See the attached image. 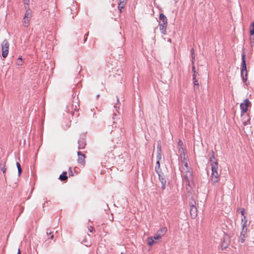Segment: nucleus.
Masks as SVG:
<instances>
[{"label": "nucleus", "mask_w": 254, "mask_h": 254, "mask_svg": "<svg viewBox=\"0 0 254 254\" xmlns=\"http://www.w3.org/2000/svg\"><path fill=\"white\" fill-rule=\"evenodd\" d=\"M179 152L180 153L182 160V170L181 176L182 177V185L184 189H186L188 194L190 193V168L188 165L189 159L188 156L183 147L179 148Z\"/></svg>", "instance_id": "1"}, {"label": "nucleus", "mask_w": 254, "mask_h": 254, "mask_svg": "<svg viewBox=\"0 0 254 254\" xmlns=\"http://www.w3.org/2000/svg\"><path fill=\"white\" fill-rule=\"evenodd\" d=\"M242 62L241 64V76L242 81L246 84V85H247L248 84V83L247 82L248 72L246 61V55L244 52H243V53L242 54Z\"/></svg>", "instance_id": "2"}, {"label": "nucleus", "mask_w": 254, "mask_h": 254, "mask_svg": "<svg viewBox=\"0 0 254 254\" xmlns=\"http://www.w3.org/2000/svg\"><path fill=\"white\" fill-rule=\"evenodd\" d=\"M230 236L224 232L223 238L221 239V248L222 250L226 249L230 244Z\"/></svg>", "instance_id": "3"}, {"label": "nucleus", "mask_w": 254, "mask_h": 254, "mask_svg": "<svg viewBox=\"0 0 254 254\" xmlns=\"http://www.w3.org/2000/svg\"><path fill=\"white\" fill-rule=\"evenodd\" d=\"M9 42L5 39L1 44V55L3 58H5L8 54L9 50Z\"/></svg>", "instance_id": "4"}, {"label": "nucleus", "mask_w": 254, "mask_h": 254, "mask_svg": "<svg viewBox=\"0 0 254 254\" xmlns=\"http://www.w3.org/2000/svg\"><path fill=\"white\" fill-rule=\"evenodd\" d=\"M247 220H246L242 225V231L240 233V239L242 243L245 241V239L247 237Z\"/></svg>", "instance_id": "5"}, {"label": "nucleus", "mask_w": 254, "mask_h": 254, "mask_svg": "<svg viewBox=\"0 0 254 254\" xmlns=\"http://www.w3.org/2000/svg\"><path fill=\"white\" fill-rule=\"evenodd\" d=\"M167 231V228L166 227H163L158 230L156 233L154 235L153 238L155 240H159L165 235Z\"/></svg>", "instance_id": "6"}, {"label": "nucleus", "mask_w": 254, "mask_h": 254, "mask_svg": "<svg viewBox=\"0 0 254 254\" xmlns=\"http://www.w3.org/2000/svg\"><path fill=\"white\" fill-rule=\"evenodd\" d=\"M251 105V102L249 101L248 99H246L244 100V102L240 104V109L241 110V113L244 114L246 113L248 111V108L249 106Z\"/></svg>", "instance_id": "7"}, {"label": "nucleus", "mask_w": 254, "mask_h": 254, "mask_svg": "<svg viewBox=\"0 0 254 254\" xmlns=\"http://www.w3.org/2000/svg\"><path fill=\"white\" fill-rule=\"evenodd\" d=\"M156 173L158 175L159 180L162 185L161 189H162V190H164L166 189V183H167L166 177L162 171H160V173Z\"/></svg>", "instance_id": "8"}, {"label": "nucleus", "mask_w": 254, "mask_h": 254, "mask_svg": "<svg viewBox=\"0 0 254 254\" xmlns=\"http://www.w3.org/2000/svg\"><path fill=\"white\" fill-rule=\"evenodd\" d=\"M192 70L193 72L192 80L194 84V89L195 90L196 89H198L199 86V83L197 80V76H198L199 74L195 70V67L193 65L192 66Z\"/></svg>", "instance_id": "9"}, {"label": "nucleus", "mask_w": 254, "mask_h": 254, "mask_svg": "<svg viewBox=\"0 0 254 254\" xmlns=\"http://www.w3.org/2000/svg\"><path fill=\"white\" fill-rule=\"evenodd\" d=\"M78 149H84L86 145V141L84 138H80L78 141Z\"/></svg>", "instance_id": "10"}, {"label": "nucleus", "mask_w": 254, "mask_h": 254, "mask_svg": "<svg viewBox=\"0 0 254 254\" xmlns=\"http://www.w3.org/2000/svg\"><path fill=\"white\" fill-rule=\"evenodd\" d=\"M159 20V24L167 25V18L163 13H160Z\"/></svg>", "instance_id": "11"}, {"label": "nucleus", "mask_w": 254, "mask_h": 254, "mask_svg": "<svg viewBox=\"0 0 254 254\" xmlns=\"http://www.w3.org/2000/svg\"><path fill=\"white\" fill-rule=\"evenodd\" d=\"M78 162V163L83 164L85 163V155L80 151L77 152Z\"/></svg>", "instance_id": "12"}, {"label": "nucleus", "mask_w": 254, "mask_h": 254, "mask_svg": "<svg viewBox=\"0 0 254 254\" xmlns=\"http://www.w3.org/2000/svg\"><path fill=\"white\" fill-rule=\"evenodd\" d=\"M197 216L196 207L191 203V219L195 218Z\"/></svg>", "instance_id": "13"}, {"label": "nucleus", "mask_w": 254, "mask_h": 254, "mask_svg": "<svg viewBox=\"0 0 254 254\" xmlns=\"http://www.w3.org/2000/svg\"><path fill=\"white\" fill-rule=\"evenodd\" d=\"M212 173H216L218 169V164L217 162H212L210 160Z\"/></svg>", "instance_id": "14"}, {"label": "nucleus", "mask_w": 254, "mask_h": 254, "mask_svg": "<svg viewBox=\"0 0 254 254\" xmlns=\"http://www.w3.org/2000/svg\"><path fill=\"white\" fill-rule=\"evenodd\" d=\"M26 9H27V10L25 13L23 19H27L30 20L31 18V17H32L31 11L29 8V7H27Z\"/></svg>", "instance_id": "15"}, {"label": "nucleus", "mask_w": 254, "mask_h": 254, "mask_svg": "<svg viewBox=\"0 0 254 254\" xmlns=\"http://www.w3.org/2000/svg\"><path fill=\"white\" fill-rule=\"evenodd\" d=\"M66 172H63L62 174H61L59 176V179L62 181H64L67 180Z\"/></svg>", "instance_id": "16"}, {"label": "nucleus", "mask_w": 254, "mask_h": 254, "mask_svg": "<svg viewBox=\"0 0 254 254\" xmlns=\"http://www.w3.org/2000/svg\"><path fill=\"white\" fill-rule=\"evenodd\" d=\"M211 176L212 178L213 184L218 182L217 179L218 178L219 175L217 172H216V173H212Z\"/></svg>", "instance_id": "17"}, {"label": "nucleus", "mask_w": 254, "mask_h": 254, "mask_svg": "<svg viewBox=\"0 0 254 254\" xmlns=\"http://www.w3.org/2000/svg\"><path fill=\"white\" fill-rule=\"evenodd\" d=\"M126 3V1H122L120 0V2L118 3V8L120 10V12L122 11V9L124 8L125 4Z\"/></svg>", "instance_id": "18"}, {"label": "nucleus", "mask_w": 254, "mask_h": 254, "mask_svg": "<svg viewBox=\"0 0 254 254\" xmlns=\"http://www.w3.org/2000/svg\"><path fill=\"white\" fill-rule=\"evenodd\" d=\"M155 170L156 173H160V171H162L160 168V161H159L158 160H157L156 161Z\"/></svg>", "instance_id": "19"}, {"label": "nucleus", "mask_w": 254, "mask_h": 254, "mask_svg": "<svg viewBox=\"0 0 254 254\" xmlns=\"http://www.w3.org/2000/svg\"><path fill=\"white\" fill-rule=\"evenodd\" d=\"M160 26V30L161 32L164 34H166V30L167 25L159 24Z\"/></svg>", "instance_id": "20"}, {"label": "nucleus", "mask_w": 254, "mask_h": 254, "mask_svg": "<svg viewBox=\"0 0 254 254\" xmlns=\"http://www.w3.org/2000/svg\"><path fill=\"white\" fill-rule=\"evenodd\" d=\"M154 239L153 238V236L151 237H149L147 239V243L148 245L150 246H151L154 243Z\"/></svg>", "instance_id": "21"}, {"label": "nucleus", "mask_w": 254, "mask_h": 254, "mask_svg": "<svg viewBox=\"0 0 254 254\" xmlns=\"http://www.w3.org/2000/svg\"><path fill=\"white\" fill-rule=\"evenodd\" d=\"M250 33L251 35H254V21L250 26Z\"/></svg>", "instance_id": "22"}, {"label": "nucleus", "mask_w": 254, "mask_h": 254, "mask_svg": "<svg viewBox=\"0 0 254 254\" xmlns=\"http://www.w3.org/2000/svg\"><path fill=\"white\" fill-rule=\"evenodd\" d=\"M116 97L117 98V103L114 105V108L116 109V111L118 113H119V110L120 109V107H119V106H118V105H119L120 103L119 100L118 96H116Z\"/></svg>", "instance_id": "23"}, {"label": "nucleus", "mask_w": 254, "mask_h": 254, "mask_svg": "<svg viewBox=\"0 0 254 254\" xmlns=\"http://www.w3.org/2000/svg\"><path fill=\"white\" fill-rule=\"evenodd\" d=\"M30 20L27 19H23V25L25 27H28L29 25V21Z\"/></svg>", "instance_id": "24"}, {"label": "nucleus", "mask_w": 254, "mask_h": 254, "mask_svg": "<svg viewBox=\"0 0 254 254\" xmlns=\"http://www.w3.org/2000/svg\"><path fill=\"white\" fill-rule=\"evenodd\" d=\"M46 234L47 235H50V239L51 240H53L54 238V235L53 234V232L51 231V230L50 229H47L46 231Z\"/></svg>", "instance_id": "25"}, {"label": "nucleus", "mask_w": 254, "mask_h": 254, "mask_svg": "<svg viewBox=\"0 0 254 254\" xmlns=\"http://www.w3.org/2000/svg\"><path fill=\"white\" fill-rule=\"evenodd\" d=\"M250 44L252 47L254 46V35H251L250 37Z\"/></svg>", "instance_id": "26"}, {"label": "nucleus", "mask_w": 254, "mask_h": 254, "mask_svg": "<svg viewBox=\"0 0 254 254\" xmlns=\"http://www.w3.org/2000/svg\"><path fill=\"white\" fill-rule=\"evenodd\" d=\"M16 166L18 169V175L19 176L22 172V168L20 164L18 162H16Z\"/></svg>", "instance_id": "27"}, {"label": "nucleus", "mask_w": 254, "mask_h": 254, "mask_svg": "<svg viewBox=\"0 0 254 254\" xmlns=\"http://www.w3.org/2000/svg\"><path fill=\"white\" fill-rule=\"evenodd\" d=\"M240 213L244 217V218L242 219V221L243 222L244 220L245 221L246 220H247L246 216L245 215V209L244 208L241 209Z\"/></svg>", "instance_id": "28"}, {"label": "nucleus", "mask_w": 254, "mask_h": 254, "mask_svg": "<svg viewBox=\"0 0 254 254\" xmlns=\"http://www.w3.org/2000/svg\"><path fill=\"white\" fill-rule=\"evenodd\" d=\"M161 159H162V154H161V153L157 152V155H156V159H157V160H158L159 161H160Z\"/></svg>", "instance_id": "29"}, {"label": "nucleus", "mask_w": 254, "mask_h": 254, "mask_svg": "<svg viewBox=\"0 0 254 254\" xmlns=\"http://www.w3.org/2000/svg\"><path fill=\"white\" fill-rule=\"evenodd\" d=\"M23 3L25 5V9H26L27 7H29V0H23Z\"/></svg>", "instance_id": "30"}, {"label": "nucleus", "mask_w": 254, "mask_h": 254, "mask_svg": "<svg viewBox=\"0 0 254 254\" xmlns=\"http://www.w3.org/2000/svg\"><path fill=\"white\" fill-rule=\"evenodd\" d=\"M247 118H248L247 120L246 121H244L243 122V124L245 126H247V125H248L250 124V117L248 115H247Z\"/></svg>", "instance_id": "31"}, {"label": "nucleus", "mask_w": 254, "mask_h": 254, "mask_svg": "<svg viewBox=\"0 0 254 254\" xmlns=\"http://www.w3.org/2000/svg\"><path fill=\"white\" fill-rule=\"evenodd\" d=\"M161 144L159 143H158L157 146V152L161 153Z\"/></svg>", "instance_id": "32"}, {"label": "nucleus", "mask_w": 254, "mask_h": 254, "mask_svg": "<svg viewBox=\"0 0 254 254\" xmlns=\"http://www.w3.org/2000/svg\"><path fill=\"white\" fill-rule=\"evenodd\" d=\"M16 64L18 65H22L23 64V62L22 61L17 60L16 61Z\"/></svg>", "instance_id": "33"}, {"label": "nucleus", "mask_w": 254, "mask_h": 254, "mask_svg": "<svg viewBox=\"0 0 254 254\" xmlns=\"http://www.w3.org/2000/svg\"><path fill=\"white\" fill-rule=\"evenodd\" d=\"M88 32H87V33H86L84 35V43H85L86 40H87V37H88Z\"/></svg>", "instance_id": "34"}, {"label": "nucleus", "mask_w": 254, "mask_h": 254, "mask_svg": "<svg viewBox=\"0 0 254 254\" xmlns=\"http://www.w3.org/2000/svg\"><path fill=\"white\" fill-rule=\"evenodd\" d=\"M113 116H114L113 117V124H116V122H115V119L114 116H117V114H116V113H114V114H113Z\"/></svg>", "instance_id": "35"}, {"label": "nucleus", "mask_w": 254, "mask_h": 254, "mask_svg": "<svg viewBox=\"0 0 254 254\" xmlns=\"http://www.w3.org/2000/svg\"><path fill=\"white\" fill-rule=\"evenodd\" d=\"M1 170L3 173H4L6 171V168L4 167H3L1 168Z\"/></svg>", "instance_id": "36"}, {"label": "nucleus", "mask_w": 254, "mask_h": 254, "mask_svg": "<svg viewBox=\"0 0 254 254\" xmlns=\"http://www.w3.org/2000/svg\"><path fill=\"white\" fill-rule=\"evenodd\" d=\"M183 144V142L180 140H179V142H178V145L179 146H181Z\"/></svg>", "instance_id": "37"}, {"label": "nucleus", "mask_w": 254, "mask_h": 254, "mask_svg": "<svg viewBox=\"0 0 254 254\" xmlns=\"http://www.w3.org/2000/svg\"><path fill=\"white\" fill-rule=\"evenodd\" d=\"M193 49H191V59H193Z\"/></svg>", "instance_id": "38"}, {"label": "nucleus", "mask_w": 254, "mask_h": 254, "mask_svg": "<svg viewBox=\"0 0 254 254\" xmlns=\"http://www.w3.org/2000/svg\"><path fill=\"white\" fill-rule=\"evenodd\" d=\"M93 229H94L93 227H92V226H90V231L91 232H92V230H93Z\"/></svg>", "instance_id": "39"}, {"label": "nucleus", "mask_w": 254, "mask_h": 254, "mask_svg": "<svg viewBox=\"0 0 254 254\" xmlns=\"http://www.w3.org/2000/svg\"><path fill=\"white\" fill-rule=\"evenodd\" d=\"M18 60L22 61V58L21 56H19L17 59Z\"/></svg>", "instance_id": "40"}, {"label": "nucleus", "mask_w": 254, "mask_h": 254, "mask_svg": "<svg viewBox=\"0 0 254 254\" xmlns=\"http://www.w3.org/2000/svg\"><path fill=\"white\" fill-rule=\"evenodd\" d=\"M17 254H20V249H18V253Z\"/></svg>", "instance_id": "41"}, {"label": "nucleus", "mask_w": 254, "mask_h": 254, "mask_svg": "<svg viewBox=\"0 0 254 254\" xmlns=\"http://www.w3.org/2000/svg\"><path fill=\"white\" fill-rule=\"evenodd\" d=\"M99 96H100L99 94L97 95V96H96L97 99H98Z\"/></svg>", "instance_id": "42"}, {"label": "nucleus", "mask_w": 254, "mask_h": 254, "mask_svg": "<svg viewBox=\"0 0 254 254\" xmlns=\"http://www.w3.org/2000/svg\"><path fill=\"white\" fill-rule=\"evenodd\" d=\"M45 202H46V203H47V202H48V201L46 200L45 201Z\"/></svg>", "instance_id": "43"}, {"label": "nucleus", "mask_w": 254, "mask_h": 254, "mask_svg": "<svg viewBox=\"0 0 254 254\" xmlns=\"http://www.w3.org/2000/svg\"><path fill=\"white\" fill-rule=\"evenodd\" d=\"M168 41H171V39H169L168 40Z\"/></svg>", "instance_id": "44"}]
</instances>
